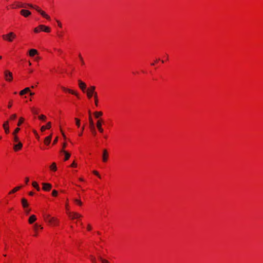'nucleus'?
Segmentation results:
<instances>
[{
    "mask_svg": "<svg viewBox=\"0 0 263 263\" xmlns=\"http://www.w3.org/2000/svg\"><path fill=\"white\" fill-rule=\"evenodd\" d=\"M43 218L45 222L52 227H58L60 224L59 219L56 217H53L48 213H44Z\"/></svg>",
    "mask_w": 263,
    "mask_h": 263,
    "instance_id": "nucleus-1",
    "label": "nucleus"
},
{
    "mask_svg": "<svg viewBox=\"0 0 263 263\" xmlns=\"http://www.w3.org/2000/svg\"><path fill=\"white\" fill-rule=\"evenodd\" d=\"M4 40L12 42L16 37V35L13 32H10L7 34L2 35Z\"/></svg>",
    "mask_w": 263,
    "mask_h": 263,
    "instance_id": "nucleus-2",
    "label": "nucleus"
},
{
    "mask_svg": "<svg viewBox=\"0 0 263 263\" xmlns=\"http://www.w3.org/2000/svg\"><path fill=\"white\" fill-rule=\"evenodd\" d=\"M88 113H89V128H90V132L91 133V134L93 136L95 137L97 135V132L95 129V124H94L93 121L92 120V117L91 116V112H90V110H89Z\"/></svg>",
    "mask_w": 263,
    "mask_h": 263,
    "instance_id": "nucleus-3",
    "label": "nucleus"
},
{
    "mask_svg": "<svg viewBox=\"0 0 263 263\" xmlns=\"http://www.w3.org/2000/svg\"><path fill=\"white\" fill-rule=\"evenodd\" d=\"M27 5L29 7L35 9L38 12H39L41 14V15L43 17H45V18H46L48 20H50V17L49 16V15H48L47 14H46L45 12H44V11L42 10L38 7H35V6H33L32 5L30 4H28Z\"/></svg>",
    "mask_w": 263,
    "mask_h": 263,
    "instance_id": "nucleus-4",
    "label": "nucleus"
},
{
    "mask_svg": "<svg viewBox=\"0 0 263 263\" xmlns=\"http://www.w3.org/2000/svg\"><path fill=\"white\" fill-rule=\"evenodd\" d=\"M41 31H43L45 32H49L50 31V29L49 27L43 25H40L34 29V32L35 33H39Z\"/></svg>",
    "mask_w": 263,
    "mask_h": 263,
    "instance_id": "nucleus-5",
    "label": "nucleus"
},
{
    "mask_svg": "<svg viewBox=\"0 0 263 263\" xmlns=\"http://www.w3.org/2000/svg\"><path fill=\"white\" fill-rule=\"evenodd\" d=\"M95 87L91 86L87 89V92H90V93L94 95V98L95 100V104L97 106L98 105V94L97 92L95 91Z\"/></svg>",
    "mask_w": 263,
    "mask_h": 263,
    "instance_id": "nucleus-6",
    "label": "nucleus"
},
{
    "mask_svg": "<svg viewBox=\"0 0 263 263\" xmlns=\"http://www.w3.org/2000/svg\"><path fill=\"white\" fill-rule=\"evenodd\" d=\"M68 217L71 220L79 219L82 217V215L77 212H70L68 213Z\"/></svg>",
    "mask_w": 263,
    "mask_h": 263,
    "instance_id": "nucleus-7",
    "label": "nucleus"
},
{
    "mask_svg": "<svg viewBox=\"0 0 263 263\" xmlns=\"http://www.w3.org/2000/svg\"><path fill=\"white\" fill-rule=\"evenodd\" d=\"M108 153L106 149H103L102 159L103 162H106L108 158Z\"/></svg>",
    "mask_w": 263,
    "mask_h": 263,
    "instance_id": "nucleus-8",
    "label": "nucleus"
},
{
    "mask_svg": "<svg viewBox=\"0 0 263 263\" xmlns=\"http://www.w3.org/2000/svg\"><path fill=\"white\" fill-rule=\"evenodd\" d=\"M5 79L7 81H11L12 80V73L8 70L4 72Z\"/></svg>",
    "mask_w": 263,
    "mask_h": 263,
    "instance_id": "nucleus-9",
    "label": "nucleus"
},
{
    "mask_svg": "<svg viewBox=\"0 0 263 263\" xmlns=\"http://www.w3.org/2000/svg\"><path fill=\"white\" fill-rule=\"evenodd\" d=\"M43 229V227L41 225L37 223H35L33 226V232H39L40 230H42Z\"/></svg>",
    "mask_w": 263,
    "mask_h": 263,
    "instance_id": "nucleus-10",
    "label": "nucleus"
},
{
    "mask_svg": "<svg viewBox=\"0 0 263 263\" xmlns=\"http://www.w3.org/2000/svg\"><path fill=\"white\" fill-rule=\"evenodd\" d=\"M52 188V185L48 183H43V190L45 191H49Z\"/></svg>",
    "mask_w": 263,
    "mask_h": 263,
    "instance_id": "nucleus-11",
    "label": "nucleus"
},
{
    "mask_svg": "<svg viewBox=\"0 0 263 263\" xmlns=\"http://www.w3.org/2000/svg\"><path fill=\"white\" fill-rule=\"evenodd\" d=\"M21 203L24 209L29 207V203L26 198H23L21 199Z\"/></svg>",
    "mask_w": 263,
    "mask_h": 263,
    "instance_id": "nucleus-12",
    "label": "nucleus"
},
{
    "mask_svg": "<svg viewBox=\"0 0 263 263\" xmlns=\"http://www.w3.org/2000/svg\"><path fill=\"white\" fill-rule=\"evenodd\" d=\"M20 13L24 17H27L31 14V12L27 10L22 9L21 10Z\"/></svg>",
    "mask_w": 263,
    "mask_h": 263,
    "instance_id": "nucleus-13",
    "label": "nucleus"
},
{
    "mask_svg": "<svg viewBox=\"0 0 263 263\" xmlns=\"http://www.w3.org/2000/svg\"><path fill=\"white\" fill-rule=\"evenodd\" d=\"M22 187V185L16 186V187H14L12 190H11L9 192L8 194L9 195H11V194H14L15 193H16L17 191H20Z\"/></svg>",
    "mask_w": 263,
    "mask_h": 263,
    "instance_id": "nucleus-14",
    "label": "nucleus"
},
{
    "mask_svg": "<svg viewBox=\"0 0 263 263\" xmlns=\"http://www.w3.org/2000/svg\"><path fill=\"white\" fill-rule=\"evenodd\" d=\"M23 144L21 142H19L17 144H14L13 149L15 151H18L22 148Z\"/></svg>",
    "mask_w": 263,
    "mask_h": 263,
    "instance_id": "nucleus-15",
    "label": "nucleus"
},
{
    "mask_svg": "<svg viewBox=\"0 0 263 263\" xmlns=\"http://www.w3.org/2000/svg\"><path fill=\"white\" fill-rule=\"evenodd\" d=\"M61 153H63L65 155L64 160L67 161L70 157V154L68 152L65 151V149H61L60 151Z\"/></svg>",
    "mask_w": 263,
    "mask_h": 263,
    "instance_id": "nucleus-16",
    "label": "nucleus"
},
{
    "mask_svg": "<svg viewBox=\"0 0 263 263\" xmlns=\"http://www.w3.org/2000/svg\"><path fill=\"white\" fill-rule=\"evenodd\" d=\"M36 216L35 215H31L28 219V223L29 224H32L36 220Z\"/></svg>",
    "mask_w": 263,
    "mask_h": 263,
    "instance_id": "nucleus-17",
    "label": "nucleus"
},
{
    "mask_svg": "<svg viewBox=\"0 0 263 263\" xmlns=\"http://www.w3.org/2000/svg\"><path fill=\"white\" fill-rule=\"evenodd\" d=\"M3 127L5 129L6 134H8L9 132V122L8 121L4 122L3 124Z\"/></svg>",
    "mask_w": 263,
    "mask_h": 263,
    "instance_id": "nucleus-18",
    "label": "nucleus"
},
{
    "mask_svg": "<svg viewBox=\"0 0 263 263\" xmlns=\"http://www.w3.org/2000/svg\"><path fill=\"white\" fill-rule=\"evenodd\" d=\"M25 5L19 2H15V3L13 5V8H25Z\"/></svg>",
    "mask_w": 263,
    "mask_h": 263,
    "instance_id": "nucleus-19",
    "label": "nucleus"
},
{
    "mask_svg": "<svg viewBox=\"0 0 263 263\" xmlns=\"http://www.w3.org/2000/svg\"><path fill=\"white\" fill-rule=\"evenodd\" d=\"M61 88H62V89L64 91H67V92H69V93H70L71 94L77 96L78 97V93H76V92H74L73 90H71L70 89L66 88L63 87V86H62Z\"/></svg>",
    "mask_w": 263,
    "mask_h": 263,
    "instance_id": "nucleus-20",
    "label": "nucleus"
},
{
    "mask_svg": "<svg viewBox=\"0 0 263 263\" xmlns=\"http://www.w3.org/2000/svg\"><path fill=\"white\" fill-rule=\"evenodd\" d=\"M38 54V52L37 51V50L36 49H30L29 51V55L31 57H34L35 55L36 54Z\"/></svg>",
    "mask_w": 263,
    "mask_h": 263,
    "instance_id": "nucleus-21",
    "label": "nucleus"
},
{
    "mask_svg": "<svg viewBox=\"0 0 263 263\" xmlns=\"http://www.w3.org/2000/svg\"><path fill=\"white\" fill-rule=\"evenodd\" d=\"M51 139H52V135H51L49 136L46 137L45 138V140H44V143L46 145H48L50 144V142H51Z\"/></svg>",
    "mask_w": 263,
    "mask_h": 263,
    "instance_id": "nucleus-22",
    "label": "nucleus"
},
{
    "mask_svg": "<svg viewBox=\"0 0 263 263\" xmlns=\"http://www.w3.org/2000/svg\"><path fill=\"white\" fill-rule=\"evenodd\" d=\"M78 82H79V86L80 88L83 91H84V90L86 88V84L81 80H79Z\"/></svg>",
    "mask_w": 263,
    "mask_h": 263,
    "instance_id": "nucleus-23",
    "label": "nucleus"
},
{
    "mask_svg": "<svg viewBox=\"0 0 263 263\" xmlns=\"http://www.w3.org/2000/svg\"><path fill=\"white\" fill-rule=\"evenodd\" d=\"M51 127V123L48 122L46 126H42L41 128L42 132H44L46 129H49Z\"/></svg>",
    "mask_w": 263,
    "mask_h": 263,
    "instance_id": "nucleus-24",
    "label": "nucleus"
},
{
    "mask_svg": "<svg viewBox=\"0 0 263 263\" xmlns=\"http://www.w3.org/2000/svg\"><path fill=\"white\" fill-rule=\"evenodd\" d=\"M73 202L76 205L79 206H81L83 205V202L81 201V200L79 199H74L73 200Z\"/></svg>",
    "mask_w": 263,
    "mask_h": 263,
    "instance_id": "nucleus-25",
    "label": "nucleus"
},
{
    "mask_svg": "<svg viewBox=\"0 0 263 263\" xmlns=\"http://www.w3.org/2000/svg\"><path fill=\"white\" fill-rule=\"evenodd\" d=\"M30 91V88L29 87H26L24 89L21 90L20 92V95L21 96L24 95V94L26 93L27 92H28Z\"/></svg>",
    "mask_w": 263,
    "mask_h": 263,
    "instance_id": "nucleus-26",
    "label": "nucleus"
},
{
    "mask_svg": "<svg viewBox=\"0 0 263 263\" xmlns=\"http://www.w3.org/2000/svg\"><path fill=\"white\" fill-rule=\"evenodd\" d=\"M32 185L33 187L36 189L37 191H40V188L39 187V184L37 183V182H32Z\"/></svg>",
    "mask_w": 263,
    "mask_h": 263,
    "instance_id": "nucleus-27",
    "label": "nucleus"
},
{
    "mask_svg": "<svg viewBox=\"0 0 263 263\" xmlns=\"http://www.w3.org/2000/svg\"><path fill=\"white\" fill-rule=\"evenodd\" d=\"M50 170L52 171H55L57 170V165L55 163L53 162L49 167Z\"/></svg>",
    "mask_w": 263,
    "mask_h": 263,
    "instance_id": "nucleus-28",
    "label": "nucleus"
},
{
    "mask_svg": "<svg viewBox=\"0 0 263 263\" xmlns=\"http://www.w3.org/2000/svg\"><path fill=\"white\" fill-rule=\"evenodd\" d=\"M58 195V192L57 190H53L52 192V196L53 197H57Z\"/></svg>",
    "mask_w": 263,
    "mask_h": 263,
    "instance_id": "nucleus-29",
    "label": "nucleus"
},
{
    "mask_svg": "<svg viewBox=\"0 0 263 263\" xmlns=\"http://www.w3.org/2000/svg\"><path fill=\"white\" fill-rule=\"evenodd\" d=\"M74 119H75V121H76V124L77 126L78 127H80V120L78 118H76Z\"/></svg>",
    "mask_w": 263,
    "mask_h": 263,
    "instance_id": "nucleus-30",
    "label": "nucleus"
},
{
    "mask_svg": "<svg viewBox=\"0 0 263 263\" xmlns=\"http://www.w3.org/2000/svg\"><path fill=\"white\" fill-rule=\"evenodd\" d=\"M100 261H101L102 263H109V262L108 260L103 259L101 257H100Z\"/></svg>",
    "mask_w": 263,
    "mask_h": 263,
    "instance_id": "nucleus-31",
    "label": "nucleus"
},
{
    "mask_svg": "<svg viewBox=\"0 0 263 263\" xmlns=\"http://www.w3.org/2000/svg\"><path fill=\"white\" fill-rule=\"evenodd\" d=\"M23 122H24V118L22 117L20 118L19 119V121L18 122L17 125L20 126Z\"/></svg>",
    "mask_w": 263,
    "mask_h": 263,
    "instance_id": "nucleus-32",
    "label": "nucleus"
},
{
    "mask_svg": "<svg viewBox=\"0 0 263 263\" xmlns=\"http://www.w3.org/2000/svg\"><path fill=\"white\" fill-rule=\"evenodd\" d=\"M39 119L40 120H45V119H46V117L45 116L43 115H41L40 116H39Z\"/></svg>",
    "mask_w": 263,
    "mask_h": 263,
    "instance_id": "nucleus-33",
    "label": "nucleus"
},
{
    "mask_svg": "<svg viewBox=\"0 0 263 263\" xmlns=\"http://www.w3.org/2000/svg\"><path fill=\"white\" fill-rule=\"evenodd\" d=\"M24 211H25V213H26V214L28 215L31 212V209L27 208L24 209Z\"/></svg>",
    "mask_w": 263,
    "mask_h": 263,
    "instance_id": "nucleus-34",
    "label": "nucleus"
},
{
    "mask_svg": "<svg viewBox=\"0 0 263 263\" xmlns=\"http://www.w3.org/2000/svg\"><path fill=\"white\" fill-rule=\"evenodd\" d=\"M90 260L92 262L96 263V258L95 257H93V256H90Z\"/></svg>",
    "mask_w": 263,
    "mask_h": 263,
    "instance_id": "nucleus-35",
    "label": "nucleus"
},
{
    "mask_svg": "<svg viewBox=\"0 0 263 263\" xmlns=\"http://www.w3.org/2000/svg\"><path fill=\"white\" fill-rule=\"evenodd\" d=\"M13 140L15 142H16V143H18L20 142L18 138L16 135L14 136Z\"/></svg>",
    "mask_w": 263,
    "mask_h": 263,
    "instance_id": "nucleus-36",
    "label": "nucleus"
},
{
    "mask_svg": "<svg viewBox=\"0 0 263 263\" xmlns=\"http://www.w3.org/2000/svg\"><path fill=\"white\" fill-rule=\"evenodd\" d=\"M20 130V128H18V127H17L16 128H15V129L14 130L13 133V135L14 136L16 135V134Z\"/></svg>",
    "mask_w": 263,
    "mask_h": 263,
    "instance_id": "nucleus-37",
    "label": "nucleus"
},
{
    "mask_svg": "<svg viewBox=\"0 0 263 263\" xmlns=\"http://www.w3.org/2000/svg\"><path fill=\"white\" fill-rule=\"evenodd\" d=\"M87 230L88 231H90L92 230V227L90 224H88L87 227Z\"/></svg>",
    "mask_w": 263,
    "mask_h": 263,
    "instance_id": "nucleus-38",
    "label": "nucleus"
},
{
    "mask_svg": "<svg viewBox=\"0 0 263 263\" xmlns=\"http://www.w3.org/2000/svg\"><path fill=\"white\" fill-rule=\"evenodd\" d=\"M39 232H34V234L32 235V236L34 237H37L39 236Z\"/></svg>",
    "mask_w": 263,
    "mask_h": 263,
    "instance_id": "nucleus-39",
    "label": "nucleus"
},
{
    "mask_svg": "<svg viewBox=\"0 0 263 263\" xmlns=\"http://www.w3.org/2000/svg\"><path fill=\"white\" fill-rule=\"evenodd\" d=\"M87 95L89 99H90L93 96H94L93 95L90 93V92H87Z\"/></svg>",
    "mask_w": 263,
    "mask_h": 263,
    "instance_id": "nucleus-40",
    "label": "nucleus"
},
{
    "mask_svg": "<svg viewBox=\"0 0 263 263\" xmlns=\"http://www.w3.org/2000/svg\"><path fill=\"white\" fill-rule=\"evenodd\" d=\"M31 110L32 111V112L34 114H37V111L34 108H31Z\"/></svg>",
    "mask_w": 263,
    "mask_h": 263,
    "instance_id": "nucleus-41",
    "label": "nucleus"
},
{
    "mask_svg": "<svg viewBox=\"0 0 263 263\" xmlns=\"http://www.w3.org/2000/svg\"><path fill=\"white\" fill-rule=\"evenodd\" d=\"M79 58H80V60H81V63H82V65H84V61H83V58H82V57L81 55V54H79Z\"/></svg>",
    "mask_w": 263,
    "mask_h": 263,
    "instance_id": "nucleus-42",
    "label": "nucleus"
},
{
    "mask_svg": "<svg viewBox=\"0 0 263 263\" xmlns=\"http://www.w3.org/2000/svg\"><path fill=\"white\" fill-rule=\"evenodd\" d=\"M16 118V115L15 114H13L11 116L10 119L11 120H14Z\"/></svg>",
    "mask_w": 263,
    "mask_h": 263,
    "instance_id": "nucleus-43",
    "label": "nucleus"
},
{
    "mask_svg": "<svg viewBox=\"0 0 263 263\" xmlns=\"http://www.w3.org/2000/svg\"><path fill=\"white\" fill-rule=\"evenodd\" d=\"M84 129V126H83L81 130V132L79 134V136H81L82 135Z\"/></svg>",
    "mask_w": 263,
    "mask_h": 263,
    "instance_id": "nucleus-44",
    "label": "nucleus"
},
{
    "mask_svg": "<svg viewBox=\"0 0 263 263\" xmlns=\"http://www.w3.org/2000/svg\"><path fill=\"white\" fill-rule=\"evenodd\" d=\"M57 23H58V26L60 27H62V23L59 21V20H57L56 21Z\"/></svg>",
    "mask_w": 263,
    "mask_h": 263,
    "instance_id": "nucleus-45",
    "label": "nucleus"
},
{
    "mask_svg": "<svg viewBox=\"0 0 263 263\" xmlns=\"http://www.w3.org/2000/svg\"><path fill=\"white\" fill-rule=\"evenodd\" d=\"M34 192H32V191H31V192H29V193H28V195L29 196H32L34 195Z\"/></svg>",
    "mask_w": 263,
    "mask_h": 263,
    "instance_id": "nucleus-46",
    "label": "nucleus"
},
{
    "mask_svg": "<svg viewBox=\"0 0 263 263\" xmlns=\"http://www.w3.org/2000/svg\"><path fill=\"white\" fill-rule=\"evenodd\" d=\"M58 140V137H57V138L54 140V141H53V145H54V144H55L57 143Z\"/></svg>",
    "mask_w": 263,
    "mask_h": 263,
    "instance_id": "nucleus-47",
    "label": "nucleus"
},
{
    "mask_svg": "<svg viewBox=\"0 0 263 263\" xmlns=\"http://www.w3.org/2000/svg\"><path fill=\"white\" fill-rule=\"evenodd\" d=\"M99 130H100V133H102L103 131V128L101 127V124L100 122V128H99Z\"/></svg>",
    "mask_w": 263,
    "mask_h": 263,
    "instance_id": "nucleus-48",
    "label": "nucleus"
},
{
    "mask_svg": "<svg viewBox=\"0 0 263 263\" xmlns=\"http://www.w3.org/2000/svg\"><path fill=\"white\" fill-rule=\"evenodd\" d=\"M71 167H76L77 166V164L75 163L74 162H73L71 165H70Z\"/></svg>",
    "mask_w": 263,
    "mask_h": 263,
    "instance_id": "nucleus-49",
    "label": "nucleus"
},
{
    "mask_svg": "<svg viewBox=\"0 0 263 263\" xmlns=\"http://www.w3.org/2000/svg\"><path fill=\"white\" fill-rule=\"evenodd\" d=\"M12 106V102L11 101H10L9 103V104L8 105V108H11Z\"/></svg>",
    "mask_w": 263,
    "mask_h": 263,
    "instance_id": "nucleus-50",
    "label": "nucleus"
},
{
    "mask_svg": "<svg viewBox=\"0 0 263 263\" xmlns=\"http://www.w3.org/2000/svg\"><path fill=\"white\" fill-rule=\"evenodd\" d=\"M95 115L96 118H99V113L98 112H95Z\"/></svg>",
    "mask_w": 263,
    "mask_h": 263,
    "instance_id": "nucleus-51",
    "label": "nucleus"
},
{
    "mask_svg": "<svg viewBox=\"0 0 263 263\" xmlns=\"http://www.w3.org/2000/svg\"><path fill=\"white\" fill-rule=\"evenodd\" d=\"M40 59V58L39 57H35L34 58V60L36 61H38Z\"/></svg>",
    "mask_w": 263,
    "mask_h": 263,
    "instance_id": "nucleus-52",
    "label": "nucleus"
},
{
    "mask_svg": "<svg viewBox=\"0 0 263 263\" xmlns=\"http://www.w3.org/2000/svg\"><path fill=\"white\" fill-rule=\"evenodd\" d=\"M66 143H65L63 145V147H62V149H64V148L66 147Z\"/></svg>",
    "mask_w": 263,
    "mask_h": 263,
    "instance_id": "nucleus-53",
    "label": "nucleus"
},
{
    "mask_svg": "<svg viewBox=\"0 0 263 263\" xmlns=\"http://www.w3.org/2000/svg\"><path fill=\"white\" fill-rule=\"evenodd\" d=\"M55 50L57 51L59 53H61L62 52V50L61 49H55Z\"/></svg>",
    "mask_w": 263,
    "mask_h": 263,
    "instance_id": "nucleus-54",
    "label": "nucleus"
},
{
    "mask_svg": "<svg viewBox=\"0 0 263 263\" xmlns=\"http://www.w3.org/2000/svg\"><path fill=\"white\" fill-rule=\"evenodd\" d=\"M34 133L36 135V138H37V139H39V136L37 135V133H36V131H34Z\"/></svg>",
    "mask_w": 263,
    "mask_h": 263,
    "instance_id": "nucleus-55",
    "label": "nucleus"
},
{
    "mask_svg": "<svg viewBox=\"0 0 263 263\" xmlns=\"http://www.w3.org/2000/svg\"><path fill=\"white\" fill-rule=\"evenodd\" d=\"M13 210V208H10L8 209V212H10L12 210Z\"/></svg>",
    "mask_w": 263,
    "mask_h": 263,
    "instance_id": "nucleus-56",
    "label": "nucleus"
},
{
    "mask_svg": "<svg viewBox=\"0 0 263 263\" xmlns=\"http://www.w3.org/2000/svg\"><path fill=\"white\" fill-rule=\"evenodd\" d=\"M97 127H98V128H99V120H98V121H97Z\"/></svg>",
    "mask_w": 263,
    "mask_h": 263,
    "instance_id": "nucleus-57",
    "label": "nucleus"
},
{
    "mask_svg": "<svg viewBox=\"0 0 263 263\" xmlns=\"http://www.w3.org/2000/svg\"><path fill=\"white\" fill-rule=\"evenodd\" d=\"M30 95L31 96H33V95H34V93H33V92H30Z\"/></svg>",
    "mask_w": 263,
    "mask_h": 263,
    "instance_id": "nucleus-58",
    "label": "nucleus"
},
{
    "mask_svg": "<svg viewBox=\"0 0 263 263\" xmlns=\"http://www.w3.org/2000/svg\"><path fill=\"white\" fill-rule=\"evenodd\" d=\"M99 114H100V116H101L102 115V112L101 111H100Z\"/></svg>",
    "mask_w": 263,
    "mask_h": 263,
    "instance_id": "nucleus-59",
    "label": "nucleus"
},
{
    "mask_svg": "<svg viewBox=\"0 0 263 263\" xmlns=\"http://www.w3.org/2000/svg\"><path fill=\"white\" fill-rule=\"evenodd\" d=\"M95 173L96 175H98V172H97V171H95Z\"/></svg>",
    "mask_w": 263,
    "mask_h": 263,
    "instance_id": "nucleus-60",
    "label": "nucleus"
},
{
    "mask_svg": "<svg viewBox=\"0 0 263 263\" xmlns=\"http://www.w3.org/2000/svg\"><path fill=\"white\" fill-rule=\"evenodd\" d=\"M29 65H31V63L30 62H29Z\"/></svg>",
    "mask_w": 263,
    "mask_h": 263,
    "instance_id": "nucleus-61",
    "label": "nucleus"
},
{
    "mask_svg": "<svg viewBox=\"0 0 263 263\" xmlns=\"http://www.w3.org/2000/svg\"><path fill=\"white\" fill-rule=\"evenodd\" d=\"M104 138H106L107 136L106 135H104Z\"/></svg>",
    "mask_w": 263,
    "mask_h": 263,
    "instance_id": "nucleus-62",
    "label": "nucleus"
},
{
    "mask_svg": "<svg viewBox=\"0 0 263 263\" xmlns=\"http://www.w3.org/2000/svg\"><path fill=\"white\" fill-rule=\"evenodd\" d=\"M59 36L60 37H62V35L59 34Z\"/></svg>",
    "mask_w": 263,
    "mask_h": 263,
    "instance_id": "nucleus-63",
    "label": "nucleus"
},
{
    "mask_svg": "<svg viewBox=\"0 0 263 263\" xmlns=\"http://www.w3.org/2000/svg\"><path fill=\"white\" fill-rule=\"evenodd\" d=\"M32 71H33V70H30V72H32Z\"/></svg>",
    "mask_w": 263,
    "mask_h": 263,
    "instance_id": "nucleus-64",
    "label": "nucleus"
}]
</instances>
